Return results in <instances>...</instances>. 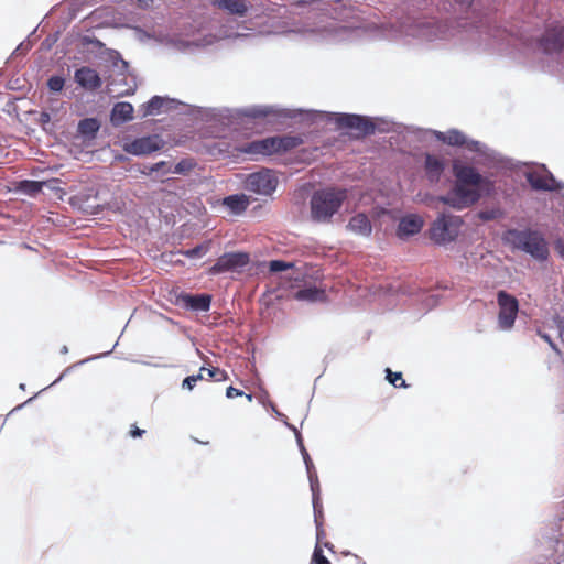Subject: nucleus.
<instances>
[{"instance_id":"6ab92c4d","label":"nucleus","mask_w":564,"mask_h":564,"mask_svg":"<svg viewBox=\"0 0 564 564\" xmlns=\"http://www.w3.org/2000/svg\"><path fill=\"white\" fill-rule=\"evenodd\" d=\"M214 6L239 17H243L249 8L246 0H215Z\"/></svg>"},{"instance_id":"e433bc0d","label":"nucleus","mask_w":564,"mask_h":564,"mask_svg":"<svg viewBox=\"0 0 564 564\" xmlns=\"http://www.w3.org/2000/svg\"><path fill=\"white\" fill-rule=\"evenodd\" d=\"M314 562L316 564H332L322 553L321 550H315L313 554Z\"/></svg>"},{"instance_id":"4c0bfd02","label":"nucleus","mask_w":564,"mask_h":564,"mask_svg":"<svg viewBox=\"0 0 564 564\" xmlns=\"http://www.w3.org/2000/svg\"><path fill=\"white\" fill-rule=\"evenodd\" d=\"M243 391L237 389V388H234V387H228L227 390H226V395L227 398L229 399H232V398H236V397H241L243 395Z\"/></svg>"},{"instance_id":"4be33fe9","label":"nucleus","mask_w":564,"mask_h":564,"mask_svg":"<svg viewBox=\"0 0 564 564\" xmlns=\"http://www.w3.org/2000/svg\"><path fill=\"white\" fill-rule=\"evenodd\" d=\"M99 128L100 123L96 118H85L78 122L77 131L86 139H94Z\"/></svg>"},{"instance_id":"6e6552de","label":"nucleus","mask_w":564,"mask_h":564,"mask_svg":"<svg viewBox=\"0 0 564 564\" xmlns=\"http://www.w3.org/2000/svg\"><path fill=\"white\" fill-rule=\"evenodd\" d=\"M250 262V256L247 252H226L221 254L214 265L208 269V274L218 275L225 272L239 271Z\"/></svg>"},{"instance_id":"412c9836","label":"nucleus","mask_w":564,"mask_h":564,"mask_svg":"<svg viewBox=\"0 0 564 564\" xmlns=\"http://www.w3.org/2000/svg\"><path fill=\"white\" fill-rule=\"evenodd\" d=\"M436 138L448 145L463 147L466 144L465 134L456 129L446 132H437Z\"/></svg>"},{"instance_id":"c756f323","label":"nucleus","mask_w":564,"mask_h":564,"mask_svg":"<svg viewBox=\"0 0 564 564\" xmlns=\"http://www.w3.org/2000/svg\"><path fill=\"white\" fill-rule=\"evenodd\" d=\"M294 267L293 262H286L283 260H272L269 262L270 272H281Z\"/></svg>"},{"instance_id":"2f4dec72","label":"nucleus","mask_w":564,"mask_h":564,"mask_svg":"<svg viewBox=\"0 0 564 564\" xmlns=\"http://www.w3.org/2000/svg\"><path fill=\"white\" fill-rule=\"evenodd\" d=\"M167 169H172L171 165L167 162H165V161H160V162H158L155 164H152L149 167L148 172L143 171L142 173L147 174V175H151L154 172H162L163 174H166L165 171Z\"/></svg>"},{"instance_id":"72a5a7b5","label":"nucleus","mask_w":564,"mask_h":564,"mask_svg":"<svg viewBox=\"0 0 564 564\" xmlns=\"http://www.w3.org/2000/svg\"><path fill=\"white\" fill-rule=\"evenodd\" d=\"M553 325L557 329L558 338L564 343V317L555 315L552 318Z\"/></svg>"},{"instance_id":"79ce46f5","label":"nucleus","mask_w":564,"mask_h":564,"mask_svg":"<svg viewBox=\"0 0 564 564\" xmlns=\"http://www.w3.org/2000/svg\"><path fill=\"white\" fill-rule=\"evenodd\" d=\"M140 3L148 4L149 0H138Z\"/></svg>"},{"instance_id":"dca6fc26","label":"nucleus","mask_w":564,"mask_h":564,"mask_svg":"<svg viewBox=\"0 0 564 564\" xmlns=\"http://www.w3.org/2000/svg\"><path fill=\"white\" fill-rule=\"evenodd\" d=\"M444 169L445 163L441 158L433 154H426L425 172L431 182H438Z\"/></svg>"},{"instance_id":"a878e982","label":"nucleus","mask_w":564,"mask_h":564,"mask_svg":"<svg viewBox=\"0 0 564 564\" xmlns=\"http://www.w3.org/2000/svg\"><path fill=\"white\" fill-rule=\"evenodd\" d=\"M196 166L194 159L187 158L181 160L173 169H167L165 173L187 174Z\"/></svg>"},{"instance_id":"473e14b6","label":"nucleus","mask_w":564,"mask_h":564,"mask_svg":"<svg viewBox=\"0 0 564 564\" xmlns=\"http://www.w3.org/2000/svg\"><path fill=\"white\" fill-rule=\"evenodd\" d=\"M64 78L59 76H53L47 80V86L52 91H61L64 87Z\"/></svg>"},{"instance_id":"f257e3e1","label":"nucleus","mask_w":564,"mask_h":564,"mask_svg":"<svg viewBox=\"0 0 564 564\" xmlns=\"http://www.w3.org/2000/svg\"><path fill=\"white\" fill-rule=\"evenodd\" d=\"M453 173L456 183L453 188L440 200L455 209L468 208L480 198V191L489 192L494 183L484 177L478 171L468 165L455 163Z\"/></svg>"},{"instance_id":"9d476101","label":"nucleus","mask_w":564,"mask_h":564,"mask_svg":"<svg viewBox=\"0 0 564 564\" xmlns=\"http://www.w3.org/2000/svg\"><path fill=\"white\" fill-rule=\"evenodd\" d=\"M164 141L158 134L137 138L123 143V151L132 155H147L161 150Z\"/></svg>"},{"instance_id":"cd10ccee","label":"nucleus","mask_w":564,"mask_h":564,"mask_svg":"<svg viewBox=\"0 0 564 564\" xmlns=\"http://www.w3.org/2000/svg\"><path fill=\"white\" fill-rule=\"evenodd\" d=\"M20 188L29 195H35L42 191L43 183L36 181H23L21 182Z\"/></svg>"},{"instance_id":"393cba45","label":"nucleus","mask_w":564,"mask_h":564,"mask_svg":"<svg viewBox=\"0 0 564 564\" xmlns=\"http://www.w3.org/2000/svg\"><path fill=\"white\" fill-rule=\"evenodd\" d=\"M313 507H314V518H315V523H316V535H317V540H321L322 536L324 535V530L322 528V524H323V509H322V505L319 502V499L318 497L314 494V497H313Z\"/></svg>"},{"instance_id":"f03ea898","label":"nucleus","mask_w":564,"mask_h":564,"mask_svg":"<svg viewBox=\"0 0 564 564\" xmlns=\"http://www.w3.org/2000/svg\"><path fill=\"white\" fill-rule=\"evenodd\" d=\"M301 143L302 139L299 137L275 135L248 142L237 148V151L254 160L259 155L270 156L273 154L285 153L290 150L295 149Z\"/></svg>"},{"instance_id":"9b49d317","label":"nucleus","mask_w":564,"mask_h":564,"mask_svg":"<svg viewBox=\"0 0 564 564\" xmlns=\"http://www.w3.org/2000/svg\"><path fill=\"white\" fill-rule=\"evenodd\" d=\"M539 46L546 54L561 52L564 48V26L560 23L547 25L539 39Z\"/></svg>"},{"instance_id":"ddd939ff","label":"nucleus","mask_w":564,"mask_h":564,"mask_svg":"<svg viewBox=\"0 0 564 564\" xmlns=\"http://www.w3.org/2000/svg\"><path fill=\"white\" fill-rule=\"evenodd\" d=\"M177 303L193 311L207 312L210 308L212 295L209 294H187L183 293L177 297Z\"/></svg>"},{"instance_id":"20e7f679","label":"nucleus","mask_w":564,"mask_h":564,"mask_svg":"<svg viewBox=\"0 0 564 564\" xmlns=\"http://www.w3.org/2000/svg\"><path fill=\"white\" fill-rule=\"evenodd\" d=\"M507 240L535 259L545 260L549 256L547 243L538 231L512 229L507 232Z\"/></svg>"},{"instance_id":"ea45409f","label":"nucleus","mask_w":564,"mask_h":564,"mask_svg":"<svg viewBox=\"0 0 564 564\" xmlns=\"http://www.w3.org/2000/svg\"><path fill=\"white\" fill-rule=\"evenodd\" d=\"M207 370H209V369H208V368H205V367H202V368L199 369L198 375H194V377H199V378H198V381H199V380H203V379H205V375H204V372H207Z\"/></svg>"},{"instance_id":"bb28decb","label":"nucleus","mask_w":564,"mask_h":564,"mask_svg":"<svg viewBox=\"0 0 564 564\" xmlns=\"http://www.w3.org/2000/svg\"><path fill=\"white\" fill-rule=\"evenodd\" d=\"M210 246H212V241L207 240L192 249L182 251V254L187 258H191V259L200 258V257L205 256L210 250Z\"/></svg>"},{"instance_id":"7c9ffc66","label":"nucleus","mask_w":564,"mask_h":564,"mask_svg":"<svg viewBox=\"0 0 564 564\" xmlns=\"http://www.w3.org/2000/svg\"><path fill=\"white\" fill-rule=\"evenodd\" d=\"M207 376L208 378H212L215 381H225L228 378V375L225 370H221L216 367H213L209 370H207Z\"/></svg>"},{"instance_id":"5701e85b","label":"nucleus","mask_w":564,"mask_h":564,"mask_svg":"<svg viewBox=\"0 0 564 564\" xmlns=\"http://www.w3.org/2000/svg\"><path fill=\"white\" fill-rule=\"evenodd\" d=\"M294 299L299 301H308V302H316V301H323L325 299V292L324 290H321L316 286H310L305 289H301L294 294Z\"/></svg>"},{"instance_id":"c9c22d12","label":"nucleus","mask_w":564,"mask_h":564,"mask_svg":"<svg viewBox=\"0 0 564 564\" xmlns=\"http://www.w3.org/2000/svg\"><path fill=\"white\" fill-rule=\"evenodd\" d=\"M538 335L544 340L546 341L550 347L555 351V352H560V349L557 348L556 344L552 340V338L550 337L549 334L546 333H543L541 330H538Z\"/></svg>"},{"instance_id":"a19ab883","label":"nucleus","mask_w":564,"mask_h":564,"mask_svg":"<svg viewBox=\"0 0 564 564\" xmlns=\"http://www.w3.org/2000/svg\"><path fill=\"white\" fill-rule=\"evenodd\" d=\"M42 118L44 121H46L50 119V116L47 113H42Z\"/></svg>"},{"instance_id":"f8f14e48","label":"nucleus","mask_w":564,"mask_h":564,"mask_svg":"<svg viewBox=\"0 0 564 564\" xmlns=\"http://www.w3.org/2000/svg\"><path fill=\"white\" fill-rule=\"evenodd\" d=\"M527 181L532 188L538 191L554 192L563 187L551 173L540 174L538 172H529L527 173Z\"/></svg>"},{"instance_id":"7ed1b4c3","label":"nucleus","mask_w":564,"mask_h":564,"mask_svg":"<svg viewBox=\"0 0 564 564\" xmlns=\"http://www.w3.org/2000/svg\"><path fill=\"white\" fill-rule=\"evenodd\" d=\"M347 199V191L328 187L316 191L311 198V216L315 221L326 223L339 210Z\"/></svg>"},{"instance_id":"0eeeda50","label":"nucleus","mask_w":564,"mask_h":564,"mask_svg":"<svg viewBox=\"0 0 564 564\" xmlns=\"http://www.w3.org/2000/svg\"><path fill=\"white\" fill-rule=\"evenodd\" d=\"M497 302L499 306L498 326L502 330H509L514 325L519 312V302L506 291L498 292Z\"/></svg>"},{"instance_id":"f704fd0d","label":"nucleus","mask_w":564,"mask_h":564,"mask_svg":"<svg viewBox=\"0 0 564 564\" xmlns=\"http://www.w3.org/2000/svg\"><path fill=\"white\" fill-rule=\"evenodd\" d=\"M199 377L188 376L183 380L182 387L187 390H192L198 382Z\"/></svg>"},{"instance_id":"aec40b11","label":"nucleus","mask_w":564,"mask_h":564,"mask_svg":"<svg viewBox=\"0 0 564 564\" xmlns=\"http://www.w3.org/2000/svg\"><path fill=\"white\" fill-rule=\"evenodd\" d=\"M348 228L362 236H369L371 234L372 227L369 218L365 214H357L351 217L348 223Z\"/></svg>"},{"instance_id":"b1692460","label":"nucleus","mask_w":564,"mask_h":564,"mask_svg":"<svg viewBox=\"0 0 564 564\" xmlns=\"http://www.w3.org/2000/svg\"><path fill=\"white\" fill-rule=\"evenodd\" d=\"M169 102V99L154 96L147 104L142 106L143 116H153L162 111L164 106Z\"/></svg>"},{"instance_id":"c85d7f7f","label":"nucleus","mask_w":564,"mask_h":564,"mask_svg":"<svg viewBox=\"0 0 564 564\" xmlns=\"http://www.w3.org/2000/svg\"><path fill=\"white\" fill-rule=\"evenodd\" d=\"M387 379L388 381L397 388H406V383L402 378L401 372H393L390 369H387Z\"/></svg>"},{"instance_id":"f3484780","label":"nucleus","mask_w":564,"mask_h":564,"mask_svg":"<svg viewBox=\"0 0 564 564\" xmlns=\"http://www.w3.org/2000/svg\"><path fill=\"white\" fill-rule=\"evenodd\" d=\"M223 205L227 207L232 215H240L250 205V199L245 194H235L225 197L223 199Z\"/></svg>"},{"instance_id":"a211bd4d","label":"nucleus","mask_w":564,"mask_h":564,"mask_svg":"<svg viewBox=\"0 0 564 564\" xmlns=\"http://www.w3.org/2000/svg\"><path fill=\"white\" fill-rule=\"evenodd\" d=\"M133 119V106L130 102H117L111 111V122L115 126Z\"/></svg>"},{"instance_id":"37998d69","label":"nucleus","mask_w":564,"mask_h":564,"mask_svg":"<svg viewBox=\"0 0 564 564\" xmlns=\"http://www.w3.org/2000/svg\"><path fill=\"white\" fill-rule=\"evenodd\" d=\"M248 401H251L252 400V395L251 394H246Z\"/></svg>"},{"instance_id":"58836bf2","label":"nucleus","mask_w":564,"mask_h":564,"mask_svg":"<svg viewBox=\"0 0 564 564\" xmlns=\"http://www.w3.org/2000/svg\"><path fill=\"white\" fill-rule=\"evenodd\" d=\"M144 433L145 431L139 429L137 425H132L129 432L130 436L133 438L141 437Z\"/></svg>"},{"instance_id":"4468645a","label":"nucleus","mask_w":564,"mask_h":564,"mask_svg":"<svg viewBox=\"0 0 564 564\" xmlns=\"http://www.w3.org/2000/svg\"><path fill=\"white\" fill-rule=\"evenodd\" d=\"M75 80L82 87L95 90L101 86L98 73L89 67H82L75 72Z\"/></svg>"},{"instance_id":"423d86ee","label":"nucleus","mask_w":564,"mask_h":564,"mask_svg":"<svg viewBox=\"0 0 564 564\" xmlns=\"http://www.w3.org/2000/svg\"><path fill=\"white\" fill-rule=\"evenodd\" d=\"M463 220L458 216L441 215L429 230L430 239L437 245H446L456 239L459 234Z\"/></svg>"},{"instance_id":"39448f33","label":"nucleus","mask_w":564,"mask_h":564,"mask_svg":"<svg viewBox=\"0 0 564 564\" xmlns=\"http://www.w3.org/2000/svg\"><path fill=\"white\" fill-rule=\"evenodd\" d=\"M328 121L334 122L339 130H347L356 138H365L375 133L376 124L367 117L352 113H329Z\"/></svg>"},{"instance_id":"1a4fd4ad","label":"nucleus","mask_w":564,"mask_h":564,"mask_svg":"<svg viewBox=\"0 0 564 564\" xmlns=\"http://www.w3.org/2000/svg\"><path fill=\"white\" fill-rule=\"evenodd\" d=\"M278 185V178L270 170L251 173L246 178V188L259 195H271Z\"/></svg>"},{"instance_id":"2eb2a0df","label":"nucleus","mask_w":564,"mask_h":564,"mask_svg":"<svg viewBox=\"0 0 564 564\" xmlns=\"http://www.w3.org/2000/svg\"><path fill=\"white\" fill-rule=\"evenodd\" d=\"M422 227L423 220L421 217L415 215L403 217L398 226V236L405 237L415 235L421 231Z\"/></svg>"}]
</instances>
